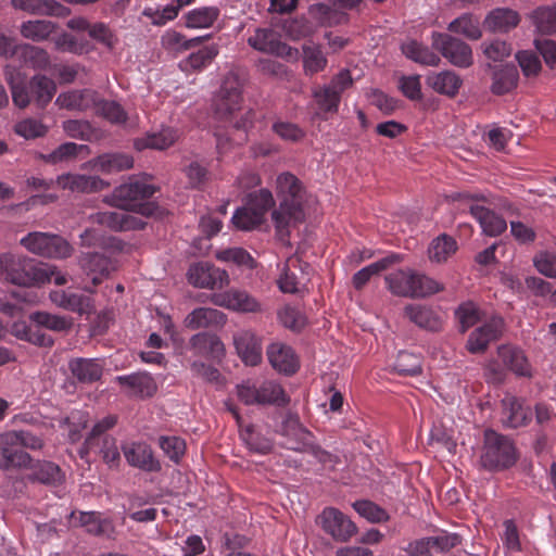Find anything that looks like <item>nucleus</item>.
<instances>
[{
    "label": "nucleus",
    "instance_id": "nucleus-1",
    "mask_svg": "<svg viewBox=\"0 0 556 556\" xmlns=\"http://www.w3.org/2000/svg\"><path fill=\"white\" fill-rule=\"evenodd\" d=\"M155 191L154 186L137 178H129L127 182L116 187L112 194L113 202L122 211L100 212L97 220L115 231L143 229L146 223L128 212L134 211L144 216L153 215L156 206L149 199Z\"/></svg>",
    "mask_w": 556,
    "mask_h": 556
},
{
    "label": "nucleus",
    "instance_id": "nucleus-2",
    "mask_svg": "<svg viewBox=\"0 0 556 556\" xmlns=\"http://www.w3.org/2000/svg\"><path fill=\"white\" fill-rule=\"evenodd\" d=\"M303 185L290 172H283L276 178V193L280 199L279 206L271 213L275 228L280 237L289 235V227L295 226L304 218L302 207Z\"/></svg>",
    "mask_w": 556,
    "mask_h": 556
},
{
    "label": "nucleus",
    "instance_id": "nucleus-3",
    "mask_svg": "<svg viewBox=\"0 0 556 556\" xmlns=\"http://www.w3.org/2000/svg\"><path fill=\"white\" fill-rule=\"evenodd\" d=\"M242 84L235 73H228L215 96L214 111L218 119L229 122L237 130H247L253 123L254 112L245 111L237 118V112L241 109Z\"/></svg>",
    "mask_w": 556,
    "mask_h": 556
},
{
    "label": "nucleus",
    "instance_id": "nucleus-4",
    "mask_svg": "<svg viewBox=\"0 0 556 556\" xmlns=\"http://www.w3.org/2000/svg\"><path fill=\"white\" fill-rule=\"evenodd\" d=\"M0 280L34 287L49 280L48 270L35 260L11 252L0 254Z\"/></svg>",
    "mask_w": 556,
    "mask_h": 556
},
{
    "label": "nucleus",
    "instance_id": "nucleus-5",
    "mask_svg": "<svg viewBox=\"0 0 556 556\" xmlns=\"http://www.w3.org/2000/svg\"><path fill=\"white\" fill-rule=\"evenodd\" d=\"M353 78L349 70H341L329 84L316 86L312 89V97L316 108V116L328 121L330 115L338 113L342 93L353 86Z\"/></svg>",
    "mask_w": 556,
    "mask_h": 556
},
{
    "label": "nucleus",
    "instance_id": "nucleus-6",
    "mask_svg": "<svg viewBox=\"0 0 556 556\" xmlns=\"http://www.w3.org/2000/svg\"><path fill=\"white\" fill-rule=\"evenodd\" d=\"M388 289L397 296L425 298L443 290L434 279L413 270H397L386 276Z\"/></svg>",
    "mask_w": 556,
    "mask_h": 556
},
{
    "label": "nucleus",
    "instance_id": "nucleus-7",
    "mask_svg": "<svg viewBox=\"0 0 556 556\" xmlns=\"http://www.w3.org/2000/svg\"><path fill=\"white\" fill-rule=\"evenodd\" d=\"M0 469L26 470V478L31 482L45 484L55 483L62 480L61 469L58 465L36 460L30 454H0Z\"/></svg>",
    "mask_w": 556,
    "mask_h": 556
},
{
    "label": "nucleus",
    "instance_id": "nucleus-8",
    "mask_svg": "<svg viewBox=\"0 0 556 556\" xmlns=\"http://www.w3.org/2000/svg\"><path fill=\"white\" fill-rule=\"evenodd\" d=\"M11 90L16 106L24 109L34 101L37 106L43 109L55 94L56 85L51 78L38 74L33 76L26 85L12 84Z\"/></svg>",
    "mask_w": 556,
    "mask_h": 556
},
{
    "label": "nucleus",
    "instance_id": "nucleus-9",
    "mask_svg": "<svg viewBox=\"0 0 556 556\" xmlns=\"http://www.w3.org/2000/svg\"><path fill=\"white\" fill-rule=\"evenodd\" d=\"M237 395L245 405L283 406L289 402L282 387L273 380H266L260 384L250 380L244 381L237 386Z\"/></svg>",
    "mask_w": 556,
    "mask_h": 556
},
{
    "label": "nucleus",
    "instance_id": "nucleus-10",
    "mask_svg": "<svg viewBox=\"0 0 556 556\" xmlns=\"http://www.w3.org/2000/svg\"><path fill=\"white\" fill-rule=\"evenodd\" d=\"M21 243L29 252L43 257L66 258L74 251L65 239L47 232H30L21 240Z\"/></svg>",
    "mask_w": 556,
    "mask_h": 556
},
{
    "label": "nucleus",
    "instance_id": "nucleus-11",
    "mask_svg": "<svg viewBox=\"0 0 556 556\" xmlns=\"http://www.w3.org/2000/svg\"><path fill=\"white\" fill-rule=\"evenodd\" d=\"M316 525L336 542H348L357 532L351 518L336 507H326L316 517Z\"/></svg>",
    "mask_w": 556,
    "mask_h": 556
},
{
    "label": "nucleus",
    "instance_id": "nucleus-12",
    "mask_svg": "<svg viewBox=\"0 0 556 556\" xmlns=\"http://www.w3.org/2000/svg\"><path fill=\"white\" fill-rule=\"evenodd\" d=\"M432 47L455 66L466 68L472 64L470 46L448 34L433 33Z\"/></svg>",
    "mask_w": 556,
    "mask_h": 556
},
{
    "label": "nucleus",
    "instance_id": "nucleus-13",
    "mask_svg": "<svg viewBox=\"0 0 556 556\" xmlns=\"http://www.w3.org/2000/svg\"><path fill=\"white\" fill-rule=\"evenodd\" d=\"M248 43L257 51L289 61L296 60L299 55L298 49L282 42L280 34L271 28H257L254 35L249 37Z\"/></svg>",
    "mask_w": 556,
    "mask_h": 556
},
{
    "label": "nucleus",
    "instance_id": "nucleus-14",
    "mask_svg": "<svg viewBox=\"0 0 556 556\" xmlns=\"http://www.w3.org/2000/svg\"><path fill=\"white\" fill-rule=\"evenodd\" d=\"M187 276L188 281L198 288L223 289L229 283L228 273L207 262L192 264Z\"/></svg>",
    "mask_w": 556,
    "mask_h": 556
},
{
    "label": "nucleus",
    "instance_id": "nucleus-15",
    "mask_svg": "<svg viewBox=\"0 0 556 556\" xmlns=\"http://www.w3.org/2000/svg\"><path fill=\"white\" fill-rule=\"evenodd\" d=\"M211 301L220 307L240 313L262 312L261 302L245 290L230 289L226 292L215 293Z\"/></svg>",
    "mask_w": 556,
    "mask_h": 556
},
{
    "label": "nucleus",
    "instance_id": "nucleus-16",
    "mask_svg": "<svg viewBox=\"0 0 556 556\" xmlns=\"http://www.w3.org/2000/svg\"><path fill=\"white\" fill-rule=\"evenodd\" d=\"M459 542L457 534L441 532L438 535L422 538L410 543L407 551L410 556H439L447 553Z\"/></svg>",
    "mask_w": 556,
    "mask_h": 556
},
{
    "label": "nucleus",
    "instance_id": "nucleus-17",
    "mask_svg": "<svg viewBox=\"0 0 556 556\" xmlns=\"http://www.w3.org/2000/svg\"><path fill=\"white\" fill-rule=\"evenodd\" d=\"M504 320L495 316L475 329L468 338L467 349L470 353L484 352L491 342L498 340L503 333Z\"/></svg>",
    "mask_w": 556,
    "mask_h": 556
},
{
    "label": "nucleus",
    "instance_id": "nucleus-18",
    "mask_svg": "<svg viewBox=\"0 0 556 556\" xmlns=\"http://www.w3.org/2000/svg\"><path fill=\"white\" fill-rule=\"evenodd\" d=\"M79 265L85 275L91 279L93 287L100 285L116 268L115 261L98 252L83 253L79 256Z\"/></svg>",
    "mask_w": 556,
    "mask_h": 556
},
{
    "label": "nucleus",
    "instance_id": "nucleus-19",
    "mask_svg": "<svg viewBox=\"0 0 556 556\" xmlns=\"http://www.w3.org/2000/svg\"><path fill=\"white\" fill-rule=\"evenodd\" d=\"M55 185L62 190L79 193L99 192L109 187V182L98 176L71 173L58 176Z\"/></svg>",
    "mask_w": 556,
    "mask_h": 556
},
{
    "label": "nucleus",
    "instance_id": "nucleus-20",
    "mask_svg": "<svg viewBox=\"0 0 556 556\" xmlns=\"http://www.w3.org/2000/svg\"><path fill=\"white\" fill-rule=\"evenodd\" d=\"M97 101H99V92L85 88L61 92L55 100V104L60 109L86 112L94 111Z\"/></svg>",
    "mask_w": 556,
    "mask_h": 556
},
{
    "label": "nucleus",
    "instance_id": "nucleus-21",
    "mask_svg": "<svg viewBox=\"0 0 556 556\" xmlns=\"http://www.w3.org/2000/svg\"><path fill=\"white\" fill-rule=\"evenodd\" d=\"M503 422L507 428H519L527 426L532 417V412L523 405L521 399L506 394L502 400Z\"/></svg>",
    "mask_w": 556,
    "mask_h": 556
},
{
    "label": "nucleus",
    "instance_id": "nucleus-22",
    "mask_svg": "<svg viewBox=\"0 0 556 556\" xmlns=\"http://www.w3.org/2000/svg\"><path fill=\"white\" fill-rule=\"evenodd\" d=\"M270 365L285 375H293L300 366L293 349L287 344L275 342L266 351Z\"/></svg>",
    "mask_w": 556,
    "mask_h": 556
},
{
    "label": "nucleus",
    "instance_id": "nucleus-23",
    "mask_svg": "<svg viewBox=\"0 0 556 556\" xmlns=\"http://www.w3.org/2000/svg\"><path fill=\"white\" fill-rule=\"evenodd\" d=\"M43 441L30 431H5L0 433V452H21L23 448L40 450Z\"/></svg>",
    "mask_w": 556,
    "mask_h": 556
},
{
    "label": "nucleus",
    "instance_id": "nucleus-24",
    "mask_svg": "<svg viewBox=\"0 0 556 556\" xmlns=\"http://www.w3.org/2000/svg\"><path fill=\"white\" fill-rule=\"evenodd\" d=\"M116 382L128 390V394L140 399L152 397L157 386L153 377L148 372H135L125 376H117Z\"/></svg>",
    "mask_w": 556,
    "mask_h": 556
},
{
    "label": "nucleus",
    "instance_id": "nucleus-25",
    "mask_svg": "<svg viewBox=\"0 0 556 556\" xmlns=\"http://www.w3.org/2000/svg\"><path fill=\"white\" fill-rule=\"evenodd\" d=\"M236 350L244 364L256 366L262 361L260 338L250 330H243L233 336Z\"/></svg>",
    "mask_w": 556,
    "mask_h": 556
},
{
    "label": "nucleus",
    "instance_id": "nucleus-26",
    "mask_svg": "<svg viewBox=\"0 0 556 556\" xmlns=\"http://www.w3.org/2000/svg\"><path fill=\"white\" fill-rule=\"evenodd\" d=\"M117 417L114 415L105 416L97 421L86 439V448L93 450L100 444V441H102L103 446L99 452H117L115 440L106 433L115 427Z\"/></svg>",
    "mask_w": 556,
    "mask_h": 556
},
{
    "label": "nucleus",
    "instance_id": "nucleus-27",
    "mask_svg": "<svg viewBox=\"0 0 556 556\" xmlns=\"http://www.w3.org/2000/svg\"><path fill=\"white\" fill-rule=\"evenodd\" d=\"M469 212L479 223L483 233L489 237L500 236L507 229L506 220L484 205L472 203L469 206Z\"/></svg>",
    "mask_w": 556,
    "mask_h": 556
},
{
    "label": "nucleus",
    "instance_id": "nucleus-28",
    "mask_svg": "<svg viewBox=\"0 0 556 556\" xmlns=\"http://www.w3.org/2000/svg\"><path fill=\"white\" fill-rule=\"evenodd\" d=\"M11 4L33 15L65 17L70 14V9L56 0H11Z\"/></svg>",
    "mask_w": 556,
    "mask_h": 556
},
{
    "label": "nucleus",
    "instance_id": "nucleus-29",
    "mask_svg": "<svg viewBox=\"0 0 556 556\" xmlns=\"http://www.w3.org/2000/svg\"><path fill=\"white\" fill-rule=\"evenodd\" d=\"M51 301L59 307L77 313L90 314L93 305L90 296L66 290H56L50 293Z\"/></svg>",
    "mask_w": 556,
    "mask_h": 556
},
{
    "label": "nucleus",
    "instance_id": "nucleus-30",
    "mask_svg": "<svg viewBox=\"0 0 556 556\" xmlns=\"http://www.w3.org/2000/svg\"><path fill=\"white\" fill-rule=\"evenodd\" d=\"M91 168L103 174H113L130 169L134 166V157L127 153H104L92 159Z\"/></svg>",
    "mask_w": 556,
    "mask_h": 556
},
{
    "label": "nucleus",
    "instance_id": "nucleus-31",
    "mask_svg": "<svg viewBox=\"0 0 556 556\" xmlns=\"http://www.w3.org/2000/svg\"><path fill=\"white\" fill-rule=\"evenodd\" d=\"M402 261V256L397 253H391L379 261L369 264L368 266L356 271L352 277L353 287L356 290H362L374 276L380 275L382 271L389 269L392 265Z\"/></svg>",
    "mask_w": 556,
    "mask_h": 556
},
{
    "label": "nucleus",
    "instance_id": "nucleus-32",
    "mask_svg": "<svg viewBox=\"0 0 556 556\" xmlns=\"http://www.w3.org/2000/svg\"><path fill=\"white\" fill-rule=\"evenodd\" d=\"M178 130L173 127H164L156 132H148L141 138H137L134 147L138 151L144 149L165 150L172 147L178 139Z\"/></svg>",
    "mask_w": 556,
    "mask_h": 556
},
{
    "label": "nucleus",
    "instance_id": "nucleus-33",
    "mask_svg": "<svg viewBox=\"0 0 556 556\" xmlns=\"http://www.w3.org/2000/svg\"><path fill=\"white\" fill-rule=\"evenodd\" d=\"M68 368L81 383L96 382L103 374V363L97 358H74L70 362Z\"/></svg>",
    "mask_w": 556,
    "mask_h": 556
},
{
    "label": "nucleus",
    "instance_id": "nucleus-34",
    "mask_svg": "<svg viewBox=\"0 0 556 556\" xmlns=\"http://www.w3.org/2000/svg\"><path fill=\"white\" fill-rule=\"evenodd\" d=\"M405 316L419 328L439 331L442 321L437 313L429 306L420 304H408L404 308Z\"/></svg>",
    "mask_w": 556,
    "mask_h": 556
},
{
    "label": "nucleus",
    "instance_id": "nucleus-35",
    "mask_svg": "<svg viewBox=\"0 0 556 556\" xmlns=\"http://www.w3.org/2000/svg\"><path fill=\"white\" fill-rule=\"evenodd\" d=\"M226 321V315L211 307H198L189 313L185 318V326L191 330L208 328L212 326H222Z\"/></svg>",
    "mask_w": 556,
    "mask_h": 556
},
{
    "label": "nucleus",
    "instance_id": "nucleus-36",
    "mask_svg": "<svg viewBox=\"0 0 556 556\" xmlns=\"http://www.w3.org/2000/svg\"><path fill=\"white\" fill-rule=\"evenodd\" d=\"M190 348L194 354L218 358L224 355L225 348L220 339L213 333L200 332L191 337Z\"/></svg>",
    "mask_w": 556,
    "mask_h": 556
},
{
    "label": "nucleus",
    "instance_id": "nucleus-37",
    "mask_svg": "<svg viewBox=\"0 0 556 556\" xmlns=\"http://www.w3.org/2000/svg\"><path fill=\"white\" fill-rule=\"evenodd\" d=\"M498 356L506 367L520 377H531V366L522 350L502 345L498 348Z\"/></svg>",
    "mask_w": 556,
    "mask_h": 556
},
{
    "label": "nucleus",
    "instance_id": "nucleus-38",
    "mask_svg": "<svg viewBox=\"0 0 556 556\" xmlns=\"http://www.w3.org/2000/svg\"><path fill=\"white\" fill-rule=\"evenodd\" d=\"M427 84L435 92L453 98L458 93L463 80L456 73L443 71L428 75Z\"/></svg>",
    "mask_w": 556,
    "mask_h": 556
},
{
    "label": "nucleus",
    "instance_id": "nucleus-39",
    "mask_svg": "<svg viewBox=\"0 0 556 556\" xmlns=\"http://www.w3.org/2000/svg\"><path fill=\"white\" fill-rule=\"evenodd\" d=\"M218 53L219 49L217 45L211 43L204 46L181 60L179 67L187 73L201 72L213 62Z\"/></svg>",
    "mask_w": 556,
    "mask_h": 556
},
{
    "label": "nucleus",
    "instance_id": "nucleus-40",
    "mask_svg": "<svg viewBox=\"0 0 556 556\" xmlns=\"http://www.w3.org/2000/svg\"><path fill=\"white\" fill-rule=\"evenodd\" d=\"M13 332L18 339L42 348L52 346L54 342L52 337L47 334L42 330V327L36 323L31 325H27L26 323H15L13 326Z\"/></svg>",
    "mask_w": 556,
    "mask_h": 556
},
{
    "label": "nucleus",
    "instance_id": "nucleus-41",
    "mask_svg": "<svg viewBox=\"0 0 556 556\" xmlns=\"http://www.w3.org/2000/svg\"><path fill=\"white\" fill-rule=\"evenodd\" d=\"M519 80V73L515 65H505L493 73L491 90L496 96H503L514 90Z\"/></svg>",
    "mask_w": 556,
    "mask_h": 556
},
{
    "label": "nucleus",
    "instance_id": "nucleus-42",
    "mask_svg": "<svg viewBox=\"0 0 556 556\" xmlns=\"http://www.w3.org/2000/svg\"><path fill=\"white\" fill-rule=\"evenodd\" d=\"M56 30V24L47 20L23 22L20 26L21 35L34 42H41L50 38Z\"/></svg>",
    "mask_w": 556,
    "mask_h": 556
},
{
    "label": "nucleus",
    "instance_id": "nucleus-43",
    "mask_svg": "<svg viewBox=\"0 0 556 556\" xmlns=\"http://www.w3.org/2000/svg\"><path fill=\"white\" fill-rule=\"evenodd\" d=\"M18 56L25 65L34 70L47 71L51 68L50 55L40 47L28 43L20 45Z\"/></svg>",
    "mask_w": 556,
    "mask_h": 556
},
{
    "label": "nucleus",
    "instance_id": "nucleus-44",
    "mask_svg": "<svg viewBox=\"0 0 556 556\" xmlns=\"http://www.w3.org/2000/svg\"><path fill=\"white\" fill-rule=\"evenodd\" d=\"M520 22L519 14L510 9H495L485 18V25L493 31L507 33Z\"/></svg>",
    "mask_w": 556,
    "mask_h": 556
},
{
    "label": "nucleus",
    "instance_id": "nucleus-45",
    "mask_svg": "<svg viewBox=\"0 0 556 556\" xmlns=\"http://www.w3.org/2000/svg\"><path fill=\"white\" fill-rule=\"evenodd\" d=\"M79 525L90 534L110 538L114 532V526L108 518H103L100 513L88 511L80 513L78 517Z\"/></svg>",
    "mask_w": 556,
    "mask_h": 556
},
{
    "label": "nucleus",
    "instance_id": "nucleus-46",
    "mask_svg": "<svg viewBox=\"0 0 556 556\" xmlns=\"http://www.w3.org/2000/svg\"><path fill=\"white\" fill-rule=\"evenodd\" d=\"M275 205L273 193L268 189H260L248 195L247 206L252 210L256 222H264L267 212Z\"/></svg>",
    "mask_w": 556,
    "mask_h": 556
},
{
    "label": "nucleus",
    "instance_id": "nucleus-47",
    "mask_svg": "<svg viewBox=\"0 0 556 556\" xmlns=\"http://www.w3.org/2000/svg\"><path fill=\"white\" fill-rule=\"evenodd\" d=\"M327 64L328 60L319 46H303V70L305 75L314 76L323 72Z\"/></svg>",
    "mask_w": 556,
    "mask_h": 556
},
{
    "label": "nucleus",
    "instance_id": "nucleus-48",
    "mask_svg": "<svg viewBox=\"0 0 556 556\" xmlns=\"http://www.w3.org/2000/svg\"><path fill=\"white\" fill-rule=\"evenodd\" d=\"M402 51L408 59L422 65L438 66L441 62L438 54L415 40L404 43Z\"/></svg>",
    "mask_w": 556,
    "mask_h": 556
},
{
    "label": "nucleus",
    "instance_id": "nucleus-49",
    "mask_svg": "<svg viewBox=\"0 0 556 556\" xmlns=\"http://www.w3.org/2000/svg\"><path fill=\"white\" fill-rule=\"evenodd\" d=\"M93 112L111 124H125L128 118L126 111L118 102L105 100L100 94Z\"/></svg>",
    "mask_w": 556,
    "mask_h": 556
},
{
    "label": "nucleus",
    "instance_id": "nucleus-50",
    "mask_svg": "<svg viewBox=\"0 0 556 556\" xmlns=\"http://www.w3.org/2000/svg\"><path fill=\"white\" fill-rule=\"evenodd\" d=\"M480 468L488 471H500L514 466L518 454H473Z\"/></svg>",
    "mask_w": 556,
    "mask_h": 556
},
{
    "label": "nucleus",
    "instance_id": "nucleus-51",
    "mask_svg": "<svg viewBox=\"0 0 556 556\" xmlns=\"http://www.w3.org/2000/svg\"><path fill=\"white\" fill-rule=\"evenodd\" d=\"M456 250V241L447 235H441L430 243L428 249L429 258L432 262L442 263L454 254Z\"/></svg>",
    "mask_w": 556,
    "mask_h": 556
},
{
    "label": "nucleus",
    "instance_id": "nucleus-52",
    "mask_svg": "<svg viewBox=\"0 0 556 556\" xmlns=\"http://www.w3.org/2000/svg\"><path fill=\"white\" fill-rule=\"evenodd\" d=\"M30 319L42 328L59 332L71 329L73 325L71 317L54 315L47 312H35L30 315Z\"/></svg>",
    "mask_w": 556,
    "mask_h": 556
},
{
    "label": "nucleus",
    "instance_id": "nucleus-53",
    "mask_svg": "<svg viewBox=\"0 0 556 556\" xmlns=\"http://www.w3.org/2000/svg\"><path fill=\"white\" fill-rule=\"evenodd\" d=\"M219 10L213 7L194 9L186 15V25L190 28L211 27L218 18Z\"/></svg>",
    "mask_w": 556,
    "mask_h": 556
},
{
    "label": "nucleus",
    "instance_id": "nucleus-54",
    "mask_svg": "<svg viewBox=\"0 0 556 556\" xmlns=\"http://www.w3.org/2000/svg\"><path fill=\"white\" fill-rule=\"evenodd\" d=\"M353 508L359 516L372 523H381L389 520L387 510L369 500H359L353 503Z\"/></svg>",
    "mask_w": 556,
    "mask_h": 556
},
{
    "label": "nucleus",
    "instance_id": "nucleus-55",
    "mask_svg": "<svg viewBox=\"0 0 556 556\" xmlns=\"http://www.w3.org/2000/svg\"><path fill=\"white\" fill-rule=\"evenodd\" d=\"M448 30L464 35L468 39L477 40L481 37L479 22L471 14H463L448 25Z\"/></svg>",
    "mask_w": 556,
    "mask_h": 556
},
{
    "label": "nucleus",
    "instance_id": "nucleus-56",
    "mask_svg": "<svg viewBox=\"0 0 556 556\" xmlns=\"http://www.w3.org/2000/svg\"><path fill=\"white\" fill-rule=\"evenodd\" d=\"M394 370L401 376H417L421 374V359L418 355L402 351L399 353Z\"/></svg>",
    "mask_w": 556,
    "mask_h": 556
},
{
    "label": "nucleus",
    "instance_id": "nucleus-57",
    "mask_svg": "<svg viewBox=\"0 0 556 556\" xmlns=\"http://www.w3.org/2000/svg\"><path fill=\"white\" fill-rule=\"evenodd\" d=\"M280 323L288 329L300 332L307 324L306 316L299 308L285 306L278 312Z\"/></svg>",
    "mask_w": 556,
    "mask_h": 556
},
{
    "label": "nucleus",
    "instance_id": "nucleus-58",
    "mask_svg": "<svg viewBox=\"0 0 556 556\" xmlns=\"http://www.w3.org/2000/svg\"><path fill=\"white\" fill-rule=\"evenodd\" d=\"M484 450L485 452H515L513 441L493 429L484 431Z\"/></svg>",
    "mask_w": 556,
    "mask_h": 556
},
{
    "label": "nucleus",
    "instance_id": "nucleus-59",
    "mask_svg": "<svg viewBox=\"0 0 556 556\" xmlns=\"http://www.w3.org/2000/svg\"><path fill=\"white\" fill-rule=\"evenodd\" d=\"M533 20L540 31L556 33V4L536 9L533 12Z\"/></svg>",
    "mask_w": 556,
    "mask_h": 556
},
{
    "label": "nucleus",
    "instance_id": "nucleus-60",
    "mask_svg": "<svg viewBox=\"0 0 556 556\" xmlns=\"http://www.w3.org/2000/svg\"><path fill=\"white\" fill-rule=\"evenodd\" d=\"M86 424L87 417L80 410H74L68 416L59 419L60 427L68 430V438L73 442L79 439L80 431Z\"/></svg>",
    "mask_w": 556,
    "mask_h": 556
},
{
    "label": "nucleus",
    "instance_id": "nucleus-61",
    "mask_svg": "<svg viewBox=\"0 0 556 556\" xmlns=\"http://www.w3.org/2000/svg\"><path fill=\"white\" fill-rule=\"evenodd\" d=\"M83 150H88V147L74 142H65L45 156V160L49 163L55 164L77 156Z\"/></svg>",
    "mask_w": 556,
    "mask_h": 556
},
{
    "label": "nucleus",
    "instance_id": "nucleus-62",
    "mask_svg": "<svg viewBox=\"0 0 556 556\" xmlns=\"http://www.w3.org/2000/svg\"><path fill=\"white\" fill-rule=\"evenodd\" d=\"M273 131L282 140L300 142L305 137V131L299 125L290 122L278 121L273 124Z\"/></svg>",
    "mask_w": 556,
    "mask_h": 556
},
{
    "label": "nucleus",
    "instance_id": "nucleus-63",
    "mask_svg": "<svg viewBox=\"0 0 556 556\" xmlns=\"http://www.w3.org/2000/svg\"><path fill=\"white\" fill-rule=\"evenodd\" d=\"M216 258L222 262H231L252 268L254 260L251 254L242 248H229L216 253Z\"/></svg>",
    "mask_w": 556,
    "mask_h": 556
},
{
    "label": "nucleus",
    "instance_id": "nucleus-64",
    "mask_svg": "<svg viewBox=\"0 0 556 556\" xmlns=\"http://www.w3.org/2000/svg\"><path fill=\"white\" fill-rule=\"evenodd\" d=\"M48 131V127L40 121L27 118L15 125V132L25 139H35L43 137Z\"/></svg>",
    "mask_w": 556,
    "mask_h": 556
}]
</instances>
